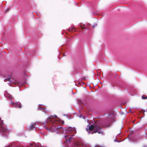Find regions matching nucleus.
<instances>
[{"label":"nucleus","instance_id":"obj_1","mask_svg":"<svg viewBox=\"0 0 147 147\" xmlns=\"http://www.w3.org/2000/svg\"><path fill=\"white\" fill-rule=\"evenodd\" d=\"M94 125H90L88 128L89 131H92L93 130V131L92 132H89L91 134L96 133H97L102 136L104 134V132L103 129L100 127L98 124V121H95Z\"/></svg>","mask_w":147,"mask_h":147},{"label":"nucleus","instance_id":"obj_2","mask_svg":"<svg viewBox=\"0 0 147 147\" xmlns=\"http://www.w3.org/2000/svg\"><path fill=\"white\" fill-rule=\"evenodd\" d=\"M57 117L55 115L51 116L48 118L47 121L49 124L50 125V127L51 129H53L52 127L55 126L57 124L59 123V122L57 119Z\"/></svg>","mask_w":147,"mask_h":147},{"label":"nucleus","instance_id":"obj_3","mask_svg":"<svg viewBox=\"0 0 147 147\" xmlns=\"http://www.w3.org/2000/svg\"><path fill=\"white\" fill-rule=\"evenodd\" d=\"M3 121L0 118V131L2 134L5 136H7L10 132V129L7 127L3 126Z\"/></svg>","mask_w":147,"mask_h":147},{"label":"nucleus","instance_id":"obj_4","mask_svg":"<svg viewBox=\"0 0 147 147\" xmlns=\"http://www.w3.org/2000/svg\"><path fill=\"white\" fill-rule=\"evenodd\" d=\"M74 136V134H71L70 135L69 134H66L65 136V138L66 141L70 142L71 141L72 139H73L72 137Z\"/></svg>","mask_w":147,"mask_h":147},{"label":"nucleus","instance_id":"obj_5","mask_svg":"<svg viewBox=\"0 0 147 147\" xmlns=\"http://www.w3.org/2000/svg\"><path fill=\"white\" fill-rule=\"evenodd\" d=\"M75 130L74 128L71 127H69L67 128L66 130V134H69L71 133Z\"/></svg>","mask_w":147,"mask_h":147},{"label":"nucleus","instance_id":"obj_6","mask_svg":"<svg viewBox=\"0 0 147 147\" xmlns=\"http://www.w3.org/2000/svg\"><path fill=\"white\" fill-rule=\"evenodd\" d=\"M12 104L13 105H14L15 106H16V107L19 108H21L22 107V106L21 105V103L20 102H16L15 103L12 102Z\"/></svg>","mask_w":147,"mask_h":147},{"label":"nucleus","instance_id":"obj_7","mask_svg":"<svg viewBox=\"0 0 147 147\" xmlns=\"http://www.w3.org/2000/svg\"><path fill=\"white\" fill-rule=\"evenodd\" d=\"M7 81H9L10 83H15L16 84H17V83L16 82H13L12 81V80H11V79L10 78H8V79H6L4 81L5 82H7Z\"/></svg>","mask_w":147,"mask_h":147},{"label":"nucleus","instance_id":"obj_8","mask_svg":"<svg viewBox=\"0 0 147 147\" xmlns=\"http://www.w3.org/2000/svg\"><path fill=\"white\" fill-rule=\"evenodd\" d=\"M35 128L34 125V124H32L30 127L28 128V129L29 131H31L33 129Z\"/></svg>","mask_w":147,"mask_h":147},{"label":"nucleus","instance_id":"obj_9","mask_svg":"<svg viewBox=\"0 0 147 147\" xmlns=\"http://www.w3.org/2000/svg\"><path fill=\"white\" fill-rule=\"evenodd\" d=\"M142 98L143 100L146 99H147V96L145 94H144L142 96Z\"/></svg>","mask_w":147,"mask_h":147},{"label":"nucleus","instance_id":"obj_10","mask_svg":"<svg viewBox=\"0 0 147 147\" xmlns=\"http://www.w3.org/2000/svg\"><path fill=\"white\" fill-rule=\"evenodd\" d=\"M97 26V24H94V25H93L92 26V27L93 28H94L95 27Z\"/></svg>","mask_w":147,"mask_h":147},{"label":"nucleus","instance_id":"obj_11","mask_svg":"<svg viewBox=\"0 0 147 147\" xmlns=\"http://www.w3.org/2000/svg\"><path fill=\"white\" fill-rule=\"evenodd\" d=\"M81 28L82 30H83L84 29H86V27H82V26H81Z\"/></svg>","mask_w":147,"mask_h":147},{"label":"nucleus","instance_id":"obj_12","mask_svg":"<svg viewBox=\"0 0 147 147\" xmlns=\"http://www.w3.org/2000/svg\"><path fill=\"white\" fill-rule=\"evenodd\" d=\"M54 129H58V128L56 126V127H55Z\"/></svg>","mask_w":147,"mask_h":147},{"label":"nucleus","instance_id":"obj_13","mask_svg":"<svg viewBox=\"0 0 147 147\" xmlns=\"http://www.w3.org/2000/svg\"><path fill=\"white\" fill-rule=\"evenodd\" d=\"M72 28V30H74V28H73V27H72V28Z\"/></svg>","mask_w":147,"mask_h":147},{"label":"nucleus","instance_id":"obj_14","mask_svg":"<svg viewBox=\"0 0 147 147\" xmlns=\"http://www.w3.org/2000/svg\"><path fill=\"white\" fill-rule=\"evenodd\" d=\"M9 10V9H7V10L5 11V12H6V11H7V10Z\"/></svg>","mask_w":147,"mask_h":147},{"label":"nucleus","instance_id":"obj_15","mask_svg":"<svg viewBox=\"0 0 147 147\" xmlns=\"http://www.w3.org/2000/svg\"><path fill=\"white\" fill-rule=\"evenodd\" d=\"M9 98L10 99H11V97H10Z\"/></svg>","mask_w":147,"mask_h":147},{"label":"nucleus","instance_id":"obj_16","mask_svg":"<svg viewBox=\"0 0 147 147\" xmlns=\"http://www.w3.org/2000/svg\"><path fill=\"white\" fill-rule=\"evenodd\" d=\"M83 117L84 118H85V116H83Z\"/></svg>","mask_w":147,"mask_h":147}]
</instances>
